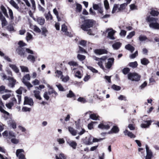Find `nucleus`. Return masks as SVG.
<instances>
[{
  "instance_id": "1",
  "label": "nucleus",
  "mask_w": 159,
  "mask_h": 159,
  "mask_svg": "<svg viewBox=\"0 0 159 159\" xmlns=\"http://www.w3.org/2000/svg\"><path fill=\"white\" fill-rule=\"evenodd\" d=\"M146 19L147 22L150 23L149 26L151 28L155 30L159 29V24L157 22V18L149 16L147 17Z\"/></svg>"
},
{
  "instance_id": "2",
  "label": "nucleus",
  "mask_w": 159,
  "mask_h": 159,
  "mask_svg": "<svg viewBox=\"0 0 159 159\" xmlns=\"http://www.w3.org/2000/svg\"><path fill=\"white\" fill-rule=\"evenodd\" d=\"M16 51L21 57L25 58L27 56V53L28 54H33L34 52L29 48H21L18 47L16 49Z\"/></svg>"
},
{
  "instance_id": "3",
  "label": "nucleus",
  "mask_w": 159,
  "mask_h": 159,
  "mask_svg": "<svg viewBox=\"0 0 159 159\" xmlns=\"http://www.w3.org/2000/svg\"><path fill=\"white\" fill-rule=\"evenodd\" d=\"M94 21L93 20L88 19L85 20L83 24L81 25V28L84 31H88L89 29L93 26Z\"/></svg>"
},
{
  "instance_id": "4",
  "label": "nucleus",
  "mask_w": 159,
  "mask_h": 159,
  "mask_svg": "<svg viewBox=\"0 0 159 159\" xmlns=\"http://www.w3.org/2000/svg\"><path fill=\"white\" fill-rule=\"evenodd\" d=\"M128 78L132 81H138L140 80V76L136 73H130L128 75Z\"/></svg>"
},
{
  "instance_id": "5",
  "label": "nucleus",
  "mask_w": 159,
  "mask_h": 159,
  "mask_svg": "<svg viewBox=\"0 0 159 159\" xmlns=\"http://www.w3.org/2000/svg\"><path fill=\"white\" fill-rule=\"evenodd\" d=\"M112 125V123L111 122H105L100 124L98 126V127L102 129H108Z\"/></svg>"
},
{
  "instance_id": "6",
  "label": "nucleus",
  "mask_w": 159,
  "mask_h": 159,
  "mask_svg": "<svg viewBox=\"0 0 159 159\" xmlns=\"http://www.w3.org/2000/svg\"><path fill=\"white\" fill-rule=\"evenodd\" d=\"M24 152L23 149H18L16 151V155L19 159H25V155L22 152Z\"/></svg>"
},
{
  "instance_id": "7",
  "label": "nucleus",
  "mask_w": 159,
  "mask_h": 159,
  "mask_svg": "<svg viewBox=\"0 0 159 159\" xmlns=\"http://www.w3.org/2000/svg\"><path fill=\"white\" fill-rule=\"evenodd\" d=\"M34 104V102L33 99L27 96L25 97L24 98V105H28L30 106H32Z\"/></svg>"
},
{
  "instance_id": "8",
  "label": "nucleus",
  "mask_w": 159,
  "mask_h": 159,
  "mask_svg": "<svg viewBox=\"0 0 159 159\" xmlns=\"http://www.w3.org/2000/svg\"><path fill=\"white\" fill-rule=\"evenodd\" d=\"M146 156L145 159H151L153 156V154L152 151L149 149L148 146L146 145Z\"/></svg>"
},
{
  "instance_id": "9",
  "label": "nucleus",
  "mask_w": 159,
  "mask_h": 159,
  "mask_svg": "<svg viewBox=\"0 0 159 159\" xmlns=\"http://www.w3.org/2000/svg\"><path fill=\"white\" fill-rule=\"evenodd\" d=\"M108 61L106 63L105 66L107 68L109 69L114 64V59L113 57H110L108 59Z\"/></svg>"
},
{
  "instance_id": "10",
  "label": "nucleus",
  "mask_w": 159,
  "mask_h": 159,
  "mask_svg": "<svg viewBox=\"0 0 159 159\" xmlns=\"http://www.w3.org/2000/svg\"><path fill=\"white\" fill-rule=\"evenodd\" d=\"M94 52L96 55H101L104 54H107V51L104 49H95Z\"/></svg>"
},
{
  "instance_id": "11",
  "label": "nucleus",
  "mask_w": 159,
  "mask_h": 159,
  "mask_svg": "<svg viewBox=\"0 0 159 159\" xmlns=\"http://www.w3.org/2000/svg\"><path fill=\"white\" fill-rule=\"evenodd\" d=\"M66 142L69 145L72 147L73 149H75L76 148L77 146V143L76 142L71 140L70 139H67L66 140Z\"/></svg>"
},
{
  "instance_id": "12",
  "label": "nucleus",
  "mask_w": 159,
  "mask_h": 159,
  "mask_svg": "<svg viewBox=\"0 0 159 159\" xmlns=\"http://www.w3.org/2000/svg\"><path fill=\"white\" fill-rule=\"evenodd\" d=\"M7 80H8L9 82L8 84L9 86L11 87V88L14 87L16 81V80L14 79L13 78L9 76H8Z\"/></svg>"
},
{
  "instance_id": "13",
  "label": "nucleus",
  "mask_w": 159,
  "mask_h": 159,
  "mask_svg": "<svg viewBox=\"0 0 159 159\" xmlns=\"http://www.w3.org/2000/svg\"><path fill=\"white\" fill-rule=\"evenodd\" d=\"M119 131V129L118 127L116 125H114L111 129L108 132V134H109L113 133L116 134L118 133Z\"/></svg>"
},
{
  "instance_id": "14",
  "label": "nucleus",
  "mask_w": 159,
  "mask_h": 159,
  "mask_svg": "<svg viewBox=\"0 0 159 159\" xmlns=\"http://www.w3.org/2000/svg\"><path fill=\"white\" fill-rule=\"evenodd\" d=\"M152 122L151 120L144 121V123L141 124V127L143 128H148L151 125Z\"/></svg>"
},
{
  "instance_id": "15",
  "label": "nucleus",
  "mask_w": 159,
  "mask_h": 159,
  "mask_svg": "<svg viewBox=\"0 0 159 159\" xmlns=\"http://www.w3.org/2000/svg\"><path fill=\"white\" fill-rule=\"evenodd\" d=\"M22 88L20 87L18 90L16 91L17 93L19 95H17V96L18 99L19 103L20 104L21 101V95H20L22 93V91L21 90Z\"/></svg>"
},
{
  "instance_id": "16",
  "label": "nucleus",
  "mask_w": 159,
  "mask_h": 159,
  "mask_svg": "<svg viewBox=\"0 0 159 159\" xmlns=\"http://www.w3.org/2000/svg\"><path fill=\"white\" fill-rule=\"evenodd\" d=\"M110 30H111L108 33L107 37L111 39H114L115 38L114 36V35L116 31L112 29H110Z\"/></svg>"
},
{
  "instance_id": "17",
  "label": "nucleus",
  "mask_w": 159,
  "mask_h": 159,
  "mask_svg": "<svg viewBox=\"0 0 159 159\" xmlns=\"http://www.w3.org/2000/svg\"><path fill=\"white\" fill-rule=\"evenodd\" d=\"M123 132L125 135H127L131 138H135V136L134 134L131 132L128 131L127 129L125 130Z\"/></svg>"
},
{
  "instance_id": "18",
  "label": "nucleus",
  "mask_w": 159,
  "mask_h": 159,
  "mask_svg": "<svg viewBox=\"0 0 159 159\" xmlns=\"http://www.w3.org/2000/svg\"><path fill=\"white\" fill-rule=\"evenodd\" d=\"M125 48L131 52H132L135 49L134 48L129 44L126 45L125 46Z\"/></svg>"
},
{
  "instance_id": "19",
  "label": "nucleus",
  "mask_w": 159,
  "mask_h": 159,
  "mask_svg": "<svg viewBox=\"0 0 159 159\" xmlns=\"http://www.w3.org/2000/svg\"><path fill=\"white\" fill-rule=\"evenodd\" d=\"M9 3L13 7L18 11H19L20 10L19 7L13 0H11L9 1Z\"/></svg>"
},
{
  "instance_id": "20",
  "label": "nucleus",
  "mask_w": 159,
  "mask_h": 159,
  "mask_svg": "<svg viewBox=\"0 0 159 159\" xmlns=\"http://www.w3.org/2000/svg\"><path fill=\"white\" fill-rule=\"evenodd\" d=\"M121 44L119 42H117L112 45V47L114 50H118L121 47Z\"/></svg>"
},
{
  "instance_id": "21",
  "label": "nucleus",
  "mask_w": 159,
  "mask_h": 159,
  "mask_svg": "<svg viewBox=\"0 0 159 159\" xmlns=\"http://www.w3.org/2000/svg\"><path fill=\"white\" fill-rule=\"evenodd\" d=\"M37 57L34 56L32 54L29 55L27 57V59L32 63H34L35 61V59Z\"/></svg>"
},
{
  "instance_id": "22",
  "label": "nucleus",
  "mask_w": 159,
  "mask_h": 159,
  "mask_svg": "<svg viewBox=\"0 0 159 159\" xmlns=\"http://www.w3.org/2000/svg\"><path fill=\"white\" fill-rule=\"evenodd\" d=\"M2 11V12L4 15L7 18H9V16L8 15L6 9L5 7L2 5H1L0 7Z\"/></svg>"
},
{
  "instance_id": "23",
  "label": "nucleus",
  "mask_w": 159,
  "mask_h": 159,
  "mask_svg": "<svg viewBox=\"0 0 159 159\" xmlns=\"http://www.w3.org/2000/svg\"><path fill=\"white\" fill-rule=\"evenodd\" d=\"M36 21L38 23L41 25H43L45 22V20L43 17H37L36 18Z\"/></svg>"
},
{
  "instance_id": "24",
  "label": "nucleus",
  "mask_w": 159,
  "mask_h": 159,
  "mask_svg": "<svg viewBox=\"0 0 159 159\" xmlns=\"http://www.w3.org/2000/svg\"><path fill=\"white\" fill-rule=\"evenodd\" d=\"M9 66L16 73H19V70L16 65L9 64Z\"/></svg>"
},
{
  "instance_id": "25",
  "label": "nucleus",
  "mask_w": 159,
  "mask_h": 159,
  "mask_svg": "<svg viewBox=\"0 0 159 159\" xmlns=\"http://www.w3.org/2000/svg\"><path fill=\"white\" fill-rule=\"evenodd\" d=\"M68 130L70 133L73 136H75L76 135L77 131L75 130L72 127H68Z\"/></svg>"
},
{
  "instance_id": "26",
  "label": "nucleus",
  "mask_w": 159,
  "mask_h": 159,
  "mask_svg": "<svg viewBox=\"0 0 159 159\" xmlns=\"http://www.w3.org/2000/svg\"><path fill=\"white\" fill-rule=\"evenodd\" d=\"M34 96L36 99L41 100L42 98L40 95V92L39 91L34 90Z\"/></svg>"
},
{
  "instance_id": "27",
  "label": "nucleus",
  "mask_w": 159,
  "mask_h": 159,
  "mask_svg": "<svg viewBox=\"0 0 159 159\" xmlns=\"http://www.w3.org/2000/svg\"><path fill=\"white\" fill-rule=\"evenodd\" d=\"M30 80V76L29 74H27L23 76L22 79V82H26V80Z\"/></svg>"
},
{
  "instance_id": "28",
  "label": "nucleus",
  "mask_w": 159,
  "mask_h": 159,
  "mask_svg": "<svg viewBox=\"0 0 159 159\" xmlns=\"http://www.w3.org/2000/svg\"><path fill=\"white\" fill-rule=\"evenodd\" d=\"M141 63L144 65H147L149 63V60L146 58H143L141 59Z\"/></svg>"
},
{
  "instance_id": "29",
  "label": "nucleus",
  "mask_w": 159,
  "mask_h": 159,
  "mask_svg": "<svg viewBox=\"0 0 159 159\" xmlns=\"http://www.w3.org/2000/svg\"><path fill=\"white\" fill-rule=\"evenodd\" d=\"M127 4L126 3H124L121 4L120 5V7L118 8L117 12H118L123 10L125 9V7L127 6Z\"/></svg>"
},
{
  "instance_id": "30",
  "label": "nucleus",
  "mask_w": 159,
  "mask_h": 159,
  "mask_svg": "<svg viewBox=\"0 0 159 159\" xmlns=\"http://www.w3.org/2000/svg\"><path fill=\"white\" fill-rule=\"evenodd\" d=\"M138 64L136 61L134 62H129L128 64V66L133 68H135L138 66Z\"/></svg>"
},
{
  "instance_id": "31",
  "label": "nucleus",
  "mask_w": 159,
  "mask_h": 159,
  "mask_svg": "<svg viewBox=\"0 0 159 159\" xmlns=\"http://www.w3.org/2000/svg\"><path fill=\"white\" fill-rule=\"evenodd\" d=\"M0 56L2 57H4V58L5 59L7 60L8 62H11V59L9 57L7 56H4V54L2 52L0 51Z\"/></svg>"
},
{
  "instance_id": "32",
  "label": "nucleus",
  "mask_w": 159,
  "mask_h": 159,
  "mask_svg": "<svg viewBox=\"0 0 159 159\" xmlns=\"http://www.w3.org/2000/svg\"><path fill=\"white\" fill-rule=\"evenodd\" d=\"M92 138L91 137L89 138L87 140H85L84 142V143L86 145H90L92 144Z\"/></svg>"
},
{
  "instance_id": "33",
  "label": "nucleus",
  "mask_w": 159,
  "mask_h": 159,
  "mask_svg": "<svg viewBox=\"0 0 159 159\" xmlns=\"http://www.w3.org/2000/svg\"><path fill=\"white\" fill-rule=\"evenodd\" d=\"M41 30L42 35L46 37L47 36V34L48 33V30L45 27H43L41 28Z\"/></svg>"
},
{
  "instance_id": "34",
  "label": "nucleus",
  "mask_w": 159,
  "mask_h": 159,
  "mask_svg": "<svg viewBox=\"0 0 159 159\" xmlns=\"http://www.w3.org/2000/svg\"><path fill=\"white\" fill-rule=\"evenodd\" d=\"M56 86L58 88L59 91H65L64 89L60 84L57 83H56Z\"/></svg>"
},
{
  "instance_id": "35",
  "label": "nucleus",
  "mask_w": 159,
  "mask_h": 159,
  "mask_svg": "<svg viewBox=\"0 0 159 159\" xmlns=\"http://www.w3.org/2000/svg\"><path fill=\"white\" fill-rule=\"evenodd\" d=\"M150 14L154 16H157L159 15V12L157 11L152 10L150 12Z\"/></svg>"
},
{
  "instance_id": "36",
  "label": "nucleus",
  "mask_w": 159,
  "mask_h": 159,
  "mask_svg": "<svg viewBox=\"0 0 159 159\" xmlns=\"http://www.w3.org/2000/svg\"><path fill=\"white\" fill-rule=\"evenodd\" d=\"M139 39L140 41H146V39H147V37L145 35H141L139 36Z\"/></svg>"
},
{
  "instance_id": "37",
  "label": "nucleus",
  "mask_w": 159,
  "mask_h": 159,
  "mask_svg": "<svg viewBox=\"0 0 159 159\" xmlns=\"http://www.w3.org/2000/svg\"><path fill=\"white\" fill-rule=\"evenodd\" d=\"M99 116H97L96 114H92L90 115V118L93 120H97L98 119Z\"/></svg>"
},
{
  "instance_id": "38",
  "label": "nucleus",
  "mask_w": 159,
  "mask_h": 159,
  "mask_svg": "<svg viewBox=\"0 0 159 159\" xmlns=\"http://www.w3.org/2000/svg\"><path fill=\"white\" fill-rule=\"evenodd\" d=\"M20 68H21L22 72H29V69L27 67L24 66H20Z\"/></svg>"
},
{
  "instance_id": "39",
  "label": "nucleus",
  "mask_w": 159,
  "mask_h": 159,
  "mask_svg": "<svg viewBox=\"0 0 159 159\" xmlns=\"http://www.w3.org/2000/svg\"><path fill=\"white\" fill-rule=\"evenodd\" d=\"M77 57L80 61H83L85 58V56L84 55L78 54L77 55Z\"/></svg>"
},
{
  "instance_id": "40",
  "label": "nucleus",
  "mask_w": 159,
  "mask_h": 159,
  "mask_svg": "<svg viewBox=\"0 0 159 159\" xmlns=\"http://www.w3.org/2000/svg\"><path fill=\"white\" fill-rule=\"evenodd\" d=\"M130 70V69L128 67L124 68L122 70L123 73L125 75L127 74Z\"/></svg>"
},
{
  "instance_id": "41",
  "label": "nucleus",
  "mask_w": 159,
  "mask_h": 159,
  "mask_svg": "<svg viewBox=\"0 0 159 159\" xmlns=\"http://www.w3.org/2000/svg\"><path fill=\"white\" fill-rule=\"evenodd\" d=\"M9 14L10 16V19L11 20H13V13L12 10L10 8H9Z\"/></svg>"
},
{
  "instance_id": "42",
  "label": "nucleus",
  "mask_w": 159,
  "mask_h": 159,
  "mask_svg": "<svg viewBox=\"0 0 159 159\" xmlns=\"http://www.w3.org/2000/svg\"><path fill=\"white\" fill-rule=\"evenodd\" d=\"M56 159H66V157L65 156L64 154L62 153H60L59 157L57 156H56Z\"/></svg>"
},
{
  "instance_id": "43",
  "label": "nucleus",
  "mask_w": 159,
  "mask_h": 159,
  "mask_svg": "<svg viewBox=\"0 0 159 159\" xmlns=\"http://www.w3.org/2000/svg\"><path fill=\"white\" fill-rule=\"evenodd\" d=\"M119 5L117 4H115L114 5V7H113L112 10V13H114L115 11L118 9L119 7Z\"/></svg>"
},
{
  "instance_id": "44",
  "label": "nucleus",
  "mask_w": 159,
  "mask_h": 159,
  "mask_svg": "<svg viewBox=\"0 0 159 159\" xmlns=\"http://www.w3.org/2000/svg\"><path fill=\"white\" fill-rule=\"evenodd\" d=\"M18 44L19 45L18 47H20L21 48H25L23 47L26 45V44L22 41H19L18 43Z\"/></svg>"
},
{
  "instance_id": "45",
  "label": "nucleus",
  "mask_w": 159,
  "mask_h": 159,
  "mask_svg": "<svg viewBox=\"0 0 159 159\" xmlns=\"http://www.w3.org/2000/svg\"><path fill=\"white\" fill-rule=\"evenodd\" d=\"M135 34V32L134 31H132L129 33V34L127 36V38L130 39Z\"/></svg>"
},
{
  "instance_id": "46",
  "label": "nucleus",
  "mask_w": 159,
  "mask_h": 159,
  "mask_svg": "<svg viewBox=\"0 0 159 159\" xmlns=\"http://www.w3.org/2000/svg\"><path fill=\"white\" fill-rule=\"evenodd\" d=\"M23 83L29 89H30L31 88H32L33 86L29 82L26 81Z\"/></svg>"
},
{
  "instance_id": "47",
  "label": "nucleus",
  "mask_w": 159,
  "mask_h": 159,
  "mask_svg": "<svg viewBox=\"0 0 159 159\" xmlns=\"http://www.w3.org/2000/svg\"><path fill=\"white\" fill-rule=\"evenodd\" d=\"M104 5L106 9L107 10L109 8V4L107 0L104 1Z\"/></svg>"
},
{
  "instance_id": "48",
  "label": "nucleus",
  "mask_w": 159,
  "mask_h": 159,
  "mask_svg": "<svg viewBox=\"0 0 159 159\" xmlns=\"http://www.w3.org/2000/svg\"><path fill=\"white\" fill-rule=\"evenodd\" d=\"M15 134L12 131H10L9 133V136L8 138L9 139H12V138H15Z\"/></svg>"
},
{
  "instance_id": "49",
  "label": "nucleus",
  "mask_w": 159,
  "mask_h": 159,
  "mask_svg": "<svg viewBox=\"0 0 159 159\" xmlns=\"http://www.w3.org/2000/svg\"><path fill=\"white\" fill-rule=\"evenodd\" d=\"M0 20H1L2 21V27L6 25L7 24V22L5 17L4 18H3V19H2Z\"/></svg>"
},
{
  "instance_id": "50",
  "label": "nucleus",
  "mask_w": 159,
  "mask_h": 159,
  "mask_svg": "<svg viewBox=\"0 0 159 159\" xmlns=\"http://www.w3.org/2000/svg\"><path fill=\"white\" fill-rule=\"evenodd\" d=\"M67 98H72L75 96L74 93L71 90H70L69 93L67 94Z\"/></svg>"
},
{
  "instance_id": "51",
  "label": "nucleus",
  "mask_w": 159,
  "mask_h": 159,
  "mask_svg": "<svg viewBox=\"0 0 159 159\" xmlns=\"http://www.w3.org/2000/svg\"><path fill=\"white\" fill-rule=\"evenodd\" d=\"M55 73L57 74V75H56V77H59L60 76L61 77L63 76L62 75V72L60 70H57Z\"/></svg>"
},
{
  "instance_id": "52",
  "label": "nucleus",
  "mask_w": 159,
  "mask_h": 159,
  "mask_svg": "<svg viewBox=\"0 0 159 159\" xmlns=\"http://www.w3.org/2000/svg\"><path fill=\"white\" fill-rule=\"evenodd\" d=\"M111 87L112 89L116 91L120 90L121 89V87L120 86L116 85L115 84L113 85Z\"/></svg>"
},
{
  "instance_id": "53",
  "label": "nucleus",
  "mask_w": 159,
  "mask_h": 159,
  "mask_svg": "<svg viewBox=\"0 0 159 159\" xmlns=\"http://www.w3.org/2000/svg\"><path fill=\"white\" fill-rule=\"evenodd\" d=\"M77 131L78 134L80 135H82L86 132L85 130L84 129H83L82 128L80 129V130H78Z\"/></svg>"
},
{
  "instance_id": "54",
  "label": "nucleus",
  "mask_w": 159,
  "mask_h": 159,
  "mask_svg": "<svg viewBox=\"0 0 159 159\" xmlns=\"http://www.w3.org/2000/svg\"><path fill=\"white\" fill-rule=\"evenodd\" d=\"M31 109L26 107H23L22 108V111L23 112H30L31 111Z\"/></svg>"
},
{
  "instance_id": "55",
  "label": "nucleus",
  "mask_w": 159,
  "mask_h": 159,
  "mask_svg": "<svg viewBox=\"0 0 159 159\" xmlns=\"http://www.w3.org/2000/svg\"><path fill=\"white\" fill-rule=\"evenodd\" d=\"M87 68L91 70L93 73H97L98 72L97 70L92 66H87Z\"/></svg>"
},
{
  "instance_id": "56",
  "label": "nucleus",
  "mask_w": 159,
  "mask_h": 159,
  "mask_svg": "<svg viewBox=\"0 0 159 159\" xmlns=\"http://www.w3.org/2000/svg\"><path fill=\"white\" fill-rule=\"evenodd\" d=\"M32 35L29 32H27L26 34V39L27 41L30 40L32 38Z\"/></svg>"
},
{
  "instance_id": "57",
  "label": "nucleus",
  "mask_w": 159,
  "mask_h": 159,
  "mask_svg": "<svg viewBox=\"0 0 159 159\" xmlns=\"http://www.w3.org/2000/svg\"><path fill=\"white\" fill-rule=\"evenodd\" d=\"M7 29L8 31L10 32L14 31V30L13 26L11 25H9L7 26Z\"/></svg>"
},
{
  "instance_id": "58",
  "label": "nucleus",
  "mask_w": 159,
  "mask_h": 159,
  "mask_svg": "<svg viewBox=\"0 0 159 159\" xmlns=\"http://www.w3.org/2000/svg\"><path fill=\"white\" fill-rule=\"evenodd\" d=\"M138 55V52L136 51L135 52L130 56V57L131 59H134Z\"/></svg>"
},
{
  "instance_id": "59",
  "label": "nucleus",
  "mask_w": 159,
  "mask_h": 159,
  "mask_svg": "<svg viewBox=\"0 0 159 159\" xmlns=\"http://www.w3.org/2000/svg\"><path fill=\"white\" fill-rule=\"evenodd\" d=\"M118 99L120 100H124L125 101H127L126 97L123 95H120L118 98Z\"/></svg>"
},
{
  "instance_id": "60",
  "label": "nucleus",
  "mask_w": 159,
  "mask_h": 159,
  "mask_svg": "<svg viewBox=\"0 0 159 159\" xmlns=\"http://www.w3.org/2000/svg\"><path fill=\"white\" fill-rule=\"evenodd\" d=\"M61 30L64 32L67 30V27L64 24L62 25H61Z\"/></svg>"
},
{
  "instance_id": "61",
  "label": "nucleus",
  "mask_w": 159,
  "mask_h": 159,
  "mask_svg": "<svg viewBox=\"0 0 159 159\" xmlns=\"http://www.w3.org/2000/svg\"><path fill=\"white\" fill-rule=\"evenodd\" d=\"M68 64L70 66H76L78 65L77 62L74 61H70L68 62Z\"/></svg>"
},
{
  "instance_id": "62",
  "label": "nucleus",
  "mask_w": 159,
  "mask_h": 159,
  "mask_svg": "<svg viewBox=\"0 0 159 159\" xmlns=\"http://www.w3.org/2000/svg\"><path fill=\"white\" fill-rule=\"evenodd\" d=\"M34 30L35 32L38 33H40L41 32V30L36 25L34 26Z\"/></svg>"
},
{
  "instance_id": "63",
  "label": "nucleus",
  "mask_w": 159,
  "mask_h": 159,
  "mask_svg": "<svg viewBox=\"0 0 159 159\" xmlns=\"http://www.w3.org/2000/svg\"><path fill=\"white\" fill-rule=\"evenodd\" d=\"M45 16L47 20H48L49 19H50L51 20H52V16L50 14V12H48L47 14H45Z\"/></svg>"
},
{
  "instance_id": "64",
  "label": "nucleus",
  "mask_w": 159,
  "mask_h": 159,
  "mask_svg": "<svg viewBox=\"0 0 159 159\" xmlns=\"http://www.w3.org/2000/svg\"><path fill=\"white\" fill-rule=\"evenodd\" d=\"M77 101L82 103H84L86 102V100L84 98L82 97L79 98L78 99Z\"/></svg>"
}]
</instances>
